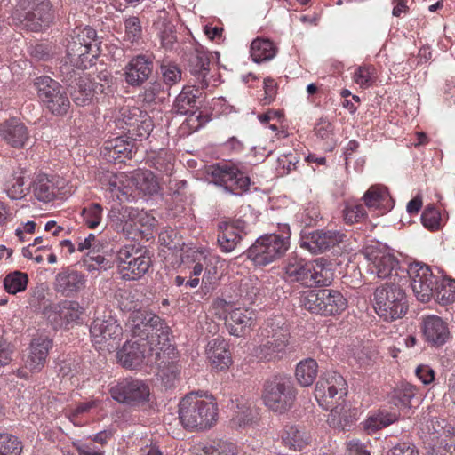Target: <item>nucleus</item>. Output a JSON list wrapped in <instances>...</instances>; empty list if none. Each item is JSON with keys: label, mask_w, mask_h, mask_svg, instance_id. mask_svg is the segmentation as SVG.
<instances>
[{"label": "nucleus", "mask_w": 455, "mask_h": 455, "mask_svg": "<svg viewBox=\"0 0 455 455\" xmlns=\"http://www.w3.org/2000/svg\"><path fill=\"white\" fill-rule=\"evenodd\" d=\"M282 439L284 445L294 451L302 450L308 443L307 433L294 426L284 430Z\"/></svg>", "instance_id": "41"}, {"label": "nucleus", "mask_w": 455, "mask_h": 455, "mask_svg": "<svg viewBox=\"0 0 455 455\" xmlns=\"http://www.w3.org/2000/svg\"><path fill=\"white\" fill-rule=\"evenodd\" d=\"M50 11H51V5H50V2H49L48 9L46 10L47 18L43 22H40L39 20H37V19L39 18L38 12L34 11L32 9L26 10V12L24 13V19L22 20V24H23L24 28H26L27 29L31 30V31L42 30L45 27H47L49 25V23L51 22L52 14H51Z\"/></svg>", "instance_id": "45"}, {"label": "nucleus", "mask_w": 455, "mask_h": 455, "mask_svg": "<svg viewBox=\"0 0 455 455\" xmlns=\"http://www.w3.org/2000/svg\"><path fill=\"white\" fill-rule=\"evenodd\" d=\"M255 322L254 312L247 308H235L226 317V326L231 335L240 337Z\"/></svg>", "instance_id": "28"}, {"label": "nucleus", "mask_w": 455, "mask_h": 455, "mask_svg": "<svg viewBox=\"0 0 455 455\" xmlns=\"http://www.w3.org/2000/svg\"><path fill=\"white\" fill-rule=\"evenodd\" d=\"M21 442L16 436H0V455H20Z\"/></svg>", "instance_id": "54"}, {"label": "nucleus", "mask_w": 455, "mask_h": 455, "mask_svg": "<svg viewBox=\"0 0 455 455\" xmlns=\"http://www.w3.org/2000/svg\"><path fill=\"white\" fill-rule=\"evenodd\" d=\"M318 374V363L313 358L300 361L295 370V377L301 387L311 386Z\"/></svg>", "instance_id": "38"}, {"label": "nucleus", "mask_w": 455, "mask_h": 455, "mask_svg": "<svg viewBox=\"0 0 455 455\" xmlns=\"http://www.w3.org/2000/svg\"><path fill=\"white\" fill-rule=\"evenodd\" d=\"M398 277L378 286L373 293V306L377 315L387 322H393L405 315L408 301Z\"/></svg>", "instance_id": "2"}, {"label": "nucleus", "mask_w": 455, "mask_h": 455, "mask_svg": "<svg viewBox=\"0 0 455 455\" xmlns=\"http://www.w3.org/2000/svg\"><path fill=\"white\" fill-rule=\"evenodd\" d=\"M92 342L98 349H103L105 343L118 339L123 334L122 327L111 315L97 317L91 324Z\"/></svg>", "instance_id": "17"}, {"label": "nucleus", "mask_w": 455, "mask_h": 455, "mask_svg": "<svg viewBox=\"0 0 455 455\" xmlns=\"http://www.w3.org/2000/svg\"><path fill=\"white\" fill-rule=\"evenodd\" d=\"M143 251V247L136 243H129L121 247L116 253V261L119 269L121 268V265L131 264L139 253Z\"/></svg>", "instance_id": "51"}, {"label": "nucleus", "mask_w": 455, "mask_h": 455, "mask_svg": "<svg viewBox=\"0 0 455 455\" xmlns=\"http://www.w3.org/2000/svg\"><path fill=\"white\" fill-rule=\"evenodd\" d=\"M96 30L91 27L76 28L67 45V55L70 63L78 68H86L88 63L97 56L98 43Z\"/></svg>", "instance_id": "4"}, {"label": "nucleus", "mask_w": 455, "mask_h": 455, "mask_svg": "<svg viewBox=\"0 0 455 455\" xmlns=\"http://www.w3.org/2000/svg\"><path fill=\"white\" fill-rule=\"evenodd\" d=\"M56 187L46 174H38L32 182V191L35 197L44 203L51 202L55 198Z\"/></svg>", "instance_id": "36"}, {"label": "nucleus", "mask_w": 455, "mask_h": 455, "mask_svg": "<svg viewBox=\"0 0 455 455\" xmlns=\"http://www.w3.org/2000/svg\"><path fill=\"white\" fill-rule=\"evenodd\" d=\"M48 0H19V6L23 10L32 9L39 12L37 20L43 22L46 20V10L48 9Z\"/></svg>", "instance_id": "56"}, {"label": "nucleus", "mask_w": 455, "mask_h": 455, "mask_svg": "<svg viewBox=\"0 0 455 455\" xmlns=\"http://www.w3.org/2000/svg\"><path fill=\"white\" fill-rule=\"evenodd\" d=\"M0 137L15 148H25L30 140L28 127L16 117L7 119L0 124Z\"/></svg>", "instance_id": "19"}, {"label": "nucleus", "mask_w": 455, "mask_h": 455, "mask_svg": "<svg viewBox=\"0 0 455 455\" xmlns=\"http://www.w3.org/2000/svg\"><path fill=\"white\" fill-rule=\"evenodd\" d=\"M365 257L368 260V270L379 278L398 277L400 269L398 259L387 250L367 248Z\"/></svg>", "instance_id": "14"}, {"label": "nucleus", "mask_w": 455, "mask_h": 455, "mask_svg": "<svg viewBox=\"0 0 455 455\" xmlns=\"http://www.w3.org/2000/svg\"><path fill=\"white\" fill-rule=\"evenodd\" d=\"M374 70L371 65L358 67L354 73V81L361 87H370L374 82Z\"/></svg>", "instance_id": "55"}, {"label": "nucleus", "mask_w": 455, "mask_h": 455, "mask_svg": "<svg viewBox=\"0 0 455 455\" xmlns=\"http://www.w3.org/2000/svg\"><path fill=\"white\" fill-rule=\"evenodd\" d=\"M140 210L133 207L123 206L118 210V215H116V212L112 210L110 212V217H116L117 220L124 224L123 230L128 228H134V224L136 220L138 219Z\"/></svg>", "instance_id": "48"}, {"label": "nucleus", "mask_w": 455, "mask_h": 455, "mask_svg": "<svg viewBox=\"0 0 455 455\" xmlns=\"http://www.w3.org/2000/svg\"><path fill=\"white\" fill-rule=\"evenodd\" d=\"M151 265V259L144 250L129 265H121L120 273L124 280H138L143 276Z\"/></svg>", "instance_id": "32"}, {"label": "nucleus", "mask_w": 455, "mask_h": 455, "mask_svg": "<svg viewBox=\"0 0 455 455\" xmlns=\"http://www.w3.org/2000/svg\"><path fill=\"white\" fill-rule=\"evenodd\" d=\"M277 52L274 43L268 39L257 38L251 42V56L254 62L260 63L272 60Z\"/></svg>", "instance_id": "39"}, {"label": "nucleus", "mask_w": 455, "mask_h": 455, "mask_svg": "<svg viewBox=\"0 0 455 455\" xmlns=\"http://www.w3.org/2000/svg\"><path fill=\"white\" fill-rule=\"evenodd\" d=\"M397 419L395 413L379 411L370 416L364 422V428L369 432H376L387 427Z\"/></svg>", "instance_id": "44"}, {"label": "nucleus", "mask_w": 455, "mask_h": 455, "mask_svg": "<svg viewBox=\"0 0 455 455\" xmlns=\"http://www.w3.org/2000/svg\"><path fill=\"white\" fill-rule=\"evenodd\" d=\"M241 239L242 236L238 233V229L235 226L229 223H222L220 225L218 243L223 252L233 251Z\"/></svg>", "instance_id": "37"}, {"label": "nucleus", "mask_w": 455, "mask_h": 455, "mask_svg": "<svg viewBox=\"0 0 455 455\" xmlns=\"http://www.w3.org/2000/svg\"><path fill=\"white\" fill-rule=\"evenodd\" d=\"M155 218L149 215L147 212L140 210L138 219L134 224V228L140 233H143L145 231H148L150 228L155 227Z\"/></svg>", "instance_id": "62"}, {"label": "nucleus", "mask_w": 455, "mask_h": 455, "mask_svg": "<svg viewBox=\"0 0 455 455\" xmlns=\"http://www.w3.org/2000/svg\"><path fill=\"white\" fill-rule=\"evenodd\" d=\"M52 341L48 337L40 336L32 339L26 367L30 371H39L45 364Z\"/></svg>", "instance_id": "26"}, {"label": "nucleus", "mask_w": 455, "mask_h": 455, "mask_svg": "<svg viewBox=\"0 0 455 455\" xmlns=\"http://www.w3.org/2000/svg\"><path fill=\"white\" fill-rule=\"evenodd\" d=\"M28 276L26 273L13 271L9 273L3 281L4 288L9 294H17L26 290Z\"/></svg>", "instance_id": "43"}, {"label": "nucleus", "mask_w": 455, "mask_h": 455, "mask_svg": "<svg viewBox=\"0 0 455 455\" xmlns=\"http://www.w3.org/2000/svg\"><path fill=\"white\" fill-rule=\"evenodd\" d=\"M112 398H148L150 390L141 379H124L110 389Z\"/></svg>", "instance_id": "24"}, {"label": "nucleus", "mask_w": 455, "mask_h": 455, "mask_svg": "<svg viewBox=\"0 0 455 455\" xmlns=\"http://www.w3.org/2000/svg\"><path fill=\"white\" fill-rule=\"evenodd\" d=\"M289 248L288 237L276 234L261 236L248 249L247 257L255 265L266 266L280 259Z\"/></svg>", "instance_id": "7"}, {"label": "nucleus", "mask_w": 455, "mask_h": 455, "mask_svg": "<svg viewBox=\"0 0 455 455\" xmlns=\"http://www.w3.org/2000/svg\"><path fill=\"white\" fill-rule=\"evenodd\" d=\"M345 236L338 230L317 229L302 235L299 244L313 254H320L342 243Z\"/></svg>", "instance_id": "15"}, {"label": "nucleus", "mask_w": 455, "mask_h": 455, "mask_svg": "<svg viewBox=\"0 0 455 455\" xmlns=\"http://www.w3.org/2000/svg\"><path fill=\"white\" fill-rule=\"evenodd\" d=\"M421 220L427 228L431 230L438 229L441 220L440 212L434 206H427L422 212Z\"/></svg>", "instance_id": "58"}, {"label": "nucleus", "mask_w": 455, "mask_h": 455, "mask_svg": "<svg viewBox=\"0 0 455 455\" xmlns=\"http://www.w3.org/2000/svg\"><path fill=\"white\" fill-rule=\"evenodd\" d=\"M141 24L138 17L132 16L124 20V40L129 43H136L141 38Z\"/></svg>", "instance_id": "53"}, {"label": "nucleus", "mask_w": 455, "mask_h": 455, "mask_svg": "<svg viewBox=\"0 0 455 455\" xmlns=\"http://www.w3.org/2000/svg\"><path fill=\"white\" fill-rule=\"evenodd\" d=\"M118 121L122 128L126 129L135 140L148 137L153 129V123L148 113L137 107L122 108Z\"/></svg>", "instance_id": "13"}, {"label": "nucleus", "mask_w": 455, "mask_h": 455, "mask_svg": "<svg viewBox=\"0 0 455 455\" xmlns=\"http://www.w3.org/2000/svg\"><path fill=\"white\" fill-rule=\"evenodd\" d=\"M323 315H335L343 312L347 307V300L343 295L334 290L323 289Z\"/></svg>", "instance_id": "34"}, {"label": "nucleus", "mask_w": 455, "mask_h": 455, "mask_svg": "<svg viewBox=\"0 0 455 455\" xmlns=\"http://www.w3.org/2000/svg\"><path fill=\"white\" fill-rule=\"evenodd\" d=\"M137 187L144 195H154L159 190V184L150 171H145L137 175Z\"/></svg>", "instance_id": "49"}, {"label": "nucleus", "mask_w": 455, "mask_h": 455, "mask_svg": "<svg viewBox=\"0 0 455 455\" xmlns=\"http://www.w3.org/2000/svg\"><path fill=\"white\" fill-rule=\"evenodd\" d=\"M129 324L133 339H151V336H155L157 345L166 346L169 328L156 314L148 310H134L129 316Z\"/></svg>", "instance_id": "6"}, {"label": "nucleus", "mask_w": 455, "mask_h": 455, "mask_svg": "<svg viewBox=\"0 0 455 455\" xmlns=\"http://www.w3.org/2000/svg\"><path fill=\"white\" fill-rule=\"evenodd\" d=\"M347 395V384L345 379L337 372L325 373L316 383L315 398H342Z\"/></svg>", "instance_id": "20"}, {"label": "nucleus", "mask_w": 455, "mask_h": 455, "mask_svg": "<svg viewBox=\"0 0 455 455\" xmlns=\"http://www.w3.org/2000/svg\"><path fill=\"white\" fill-rule=\"evenodd\" d=\"M161 72L164 82L168 85H173L181 79V70L173 63H163Z\"/></svg>", "instance_id": "57"}, {"label": "nucleus", "mask_w": 455, "mask_h": 455, "mask_svg": "<svg viewBox=\"0 0 455 455\" xmlns=\"http://www.w3.org/2000/svg\"><path fill=\"white\" fill-rule=\"evenodd\" d=\"M318 138L327 142H333V125L328 120L321 118L315 127Z\"/></svg>", "instance_id": "60"}, {"label": "nucleus", "mask_w": 455, "mask_h": 455, "mask_svg": "<svg viewBox=\"0 0 455 455\" xmlns=\"http://www.w3.org/2000/svg\"><path fill=\"white\" fill-rule=\"evenodd\" d=\"M108 81L106 84H100L92 79L88 76H80L75 79L74 84H68L70 94L74 102L79 106H84L89 103L93 97L105 93L108 88Z\"/></svg>", "instance_id": "18"}, {"label": "nucleus", "mask_w": 455, "mask_h": 455, "mask_svg": "<svg viewBox=\"0 0 455 455\" xmlns=\"http://www.w3.org/2000/svg\"><path fill=\"white\" fill-rule=\"evenodd\" d=\"M88 262V268L90 270L97 268L108 270L113 267L111 259L100 254L89 256Z\"/></svg>", "instance_id": "63"}, {"label": "nucleus", "mask_w": 455, "mask_h": 455, "mask_svg": "<svg viewBox=\"0 0 455 455\" xmlns=\"http://www.w3.org/2000/svg\"><path fill=\"white\" fill-rule=\"evenodd\" d=\"M256 279L243 280L241 283L240 292L247 301L253 302L259 293Z\"/></svg>", "instance_id": "61"}, {"label": "nucleus", "mask_w": 455, "mask_h": 455, "mask_svg": "<svg viewBox=\"0 0 455 455\" xmlns=\"http://www.w3.org/2000/svg\"><path fill=\"white\" fill-rule=\"evenodd\" d=\"M206 356L212 367L216 371H225L232 363L231 354L228 344L221 338L210 340L206 347Z\"/></svg>", "instance_id": "25"}, {"label": "nucleus", "mask_w": 455, "mask_h": 455, "mask_svg": "<svg viewBox=\"0 0 455 455\" xmlns=\"http://www.w3.org/2000/svg\"><path fill=\"white\" fill-rule=\"evenodd\" d=\"M440 304L448 305L455 301V280L439 277L434 297Z\"/></svg>", "instance_id": "42"}, {"label": "nucleus", "mask_w": 455, "mask_h": 455, "mask_svg": "<svg viewBox=\"0 0 455 455\" xmlns=\"http://www.w3.org/2000/svg\"><path fill=\"white\" fill-rule=\"evenodd\" d=\"M84 308L76 300H63L49 307L45 314L54 328L68 327L78 323Z\"/></svg>", "instance_id": "16"}, {"label": "nucleus", "mask_w": 455, "mask_h": 455, "mask_svg": "<svg viewBox=\"0 0 455 455\" xmlns=\"http://www.w3.org/2000/svg\"><path fill=\"white\" fill-rule=\"evenodd\" d=\"M344 220L347 224L360 222L366 218V212L362 204L347 206L343 211Z\"/></svg>", "instance_id": "59"}, {"label": "nucleus", "mask_w": 455, "mask_h": 455, "mask_svg": "<svg viewBox=\"0 0 455 455\" xmlns=\"http://www.w3.org/2000/svg\"><path fill=\"white\" fill-rule=\"evenodd\" d=\"M210 181L221 186L225 191L240 195L237 189L246 191L251 185L250 178L230 163H217L207 167Z\"/></svg>", "instance_id": "8"}, {"label": "nucleus", "mask_w": 455, "mask_h": 455, "mask_svg": "<svg viewBox=\"0 0 455 455\" xmlns=\"http://www.w3.org/2000/svg\"><path fill=\"white\" fill-rule=\"evenodd\" d=\"M83 221L90 228H97L102 219V207L100 204L93 203L82 210Z\"/></svg>", "instance_id": "50"}, {"label": "nucleus", "mask_w": 455, "mask_h": 455, "mask_svg": "<svg viewBox=\"0 0 455 455\" xmlns=\"http://www.w3.org/2000/svg\"><path fill=\"white\" fill-rule=\"evenodd\" d=\"M22 174L23 172L15 173L6 183L5 191L12 200L20 199L25 196V178Z\"/></svg>", "instance_id": "52"}, {"label": "nucleus", "mask_w": 455, "mask_h": 455, "mask_svg": "<svg viewBox=\"0 0 455 455\" xmlns=\"http://www.w3.org/2000/svg\"><path fill=\"white\" fill-rule=\"evenodd\" d=\"M152 71V60L145 55H138L125 66V82L131 86H140L149 78Z\"/></svg>", "instance_id": "21"}, {"label": "nucleus", "mask_w": 455, "mask_h": 455, "mask_svg": "<svg viewBox=\"0 0 455 455\" xmlns=\"http://www.w3.org/2000/svg\"><path fill=\"white\" fill-rule=\"evenodd\" d=\"M363 199L370 210H378L381 214L393 207L389 193L383 186L374 185L370 187L364 193Z\"/></svg>", "instance_id": "29"}, {"label": "nucleus", "mask_w": 455, "mask_h": 455, "mask_svg": "<svg viewBox=\"0 0 455 455\" xmlns=\"http://www.w3.org/2000/svg\"><path fill=\"white\" fill-rule=\"evenodd\" d=\"M154 28L161 40L162 46L166 49L172 48L177 41L175 27L171 20V16L164 9L160 10L154 22Z\"/></svg>", "instance_id": "30"}, {"label": "nucleus", "mask_w": 455, "mask_h": 455, "mask_svg": "<svg viewBox=\"0 0 455 455\" xmlns=\"http://www.w3.org/2000/svg\"><path fill=\"white\" fill-rule=\"evenodd\" d=\"M387 455H419V452L414 444L402 443L391 449Z\"/></svg>", "instance_id": "64"}, {"label": "nucleus", "mask_w": 455, "mask_h": 455, "mask_svg": "<svg viewBox=\"0 0 455 455\" xmlns=\"http://www.w3.org/2000/svg\"><path fill=\"white\" fill-rule=\"evenodd\" d=\"M422 331L426 340L435 347L443 346L450 337L447 323L435 315H427L423 319Z\"/></svg>", "instance_id": "22"}, {"label": "nucleus", "mask_w": 455, "mask_h": 455, "mask_svg": "<svg viewBox=\"0 0 455 455\" xmlns=\"http://www.w3.org/2000/svg\"><path fill=\"white\" fill-rule=\"evenodd\" d=\"M36 85L38 97L51 113L55 116H64L68 113L70 101L58 82L49 76H42L36 79Z\"/></svg>", "instance_id": "10"}, {"label": "nucleus", "mask_w": 455, "mask_h": 455, "mask_svg": "<svg viewBox=\"0 0 455 455\" xmlns=\"http://www.w3.org/2000/svg\"><path fill=\"white\" fill-rule=\"evenodd\" d=\"M195 87L186 86L182 89L180 94L176 97L172 105V111L180 115H188L193 113L194 108L196 107V98L198 90Z\"/></svg>", "instance_id": "35"}, {"label": "nucleus", "mask_w": 455, "mask_h": 455, "mask_svg": "<svg viewBox=\"0 0 455 455\" xmlns=\"http://www.w3.org/2000/svg\"><path fill=\"white\" fill-rule=\"evenodd\" d=\"M194 450L196 455H235L234 444L220 442L216 445H198Z\"/></svg>", "instance_id": "47"}, {"label": "nucleus", "mask_w": 455, "mask_h": 455, "mask_svg": "<svg viewBox=\"0 0 455 455\" xmlns=\"http://www.w3.org/2000/svg\"><path fill=\"white\" fill-rule=\"evenodd\" d=\"M119 363L127 369L142 365L156 367L157 375L165 385L171 384L178 376L179 371L174 362V353L169 347L156 344L155 336L151 339H133L126 341L116 354Z\"/></svg>", "instance_id": "1"}, {"label": "nucleus", "mask_w": 455, "mask_h": 455, "mask_svg": "<svg viewBox=\"0 0 455 455\" xmlns=\"http://www.w3.org/2000/svg\"><path fill=\"white\" fill-rule=\"evenodd\" d=\"M317 403L324 410H331L327 419L329 425L343 431L355 425L361 413L355 400H317Z\"/></svg>", "instance_id": "9"}, {"label": "nucleus", "mask_w": 455, "mask_h": 455, "mask_svg": "<svg viewBox=\"0 0 455 455\" xmlns=\"http://www.w3.org/2000/svg\"><path fill=\"white\" fill-rule=\"evenodd\" d=\"M236 410L231 419L232 422L238 427H245L252 423L258 418V411L251 408L248 400H236Z\"/></svg>", "instance_id": "40"}, {"label": "nucleus", "mask_w": 455, "mask_h": 455, "mask_svg": "<svg viewBox=\"0 0 455 455\" xmlns=\"http://www.w3.org/2000/svg\"><path fill=\"white\" fill-rule=\"evenodd\" d=\"M283 269L287 280L300 283L307 287L325 286L330 283L327 271L315 261H307L302 258L291 256L287 259Z\"/></svg>", "instance_id": "5"}, {"label": "nucleus", "mask_w": 455, "mask_h": 455, "mask_svg": "<svg viewBox=\"0 0 455 455\" xmlns=\"http://www.w3.org/2000/svg\"><path fill=\"white\" fill-rule=\"evenodd\" d=\"M266 331L267 332V340L254 349V355L260 360H269L275 353L283 351L288 343L285 333L275 332L269 336L270 331Z\"/></svg>", "instance_id": "31"}, {"label": "nucleus", "mask_w": 455, "mask_h": 455, "mask_svg": "<svg viewBox=\"0 0 455 455\" xmlns=\"http://www.w3.org/2000/svg\"><path fill=\"white\" fill-rule=\"evenodd\" d=\"M264 398L269 396L294 398L297 390L291 376L275 375L267 379L263 387Z\"/></svg>", "instance_id": "27"}, {"label": "nucleus", "mask_w": 455, "mask_h": 455, "mask_svg": "<svg viewBox=\"0 0 455 455\" xmlns=\"http://www.w3.org/2000/svg\"><path fill=\"white\" fill-rule=\"evenodd\" d=\"M179 418L185 428L206 429L218 419V405L213 400H180Z\"/></svg>", "instance_id": "3"}, {"label": "nucleus", "mask_w": 455, "mask_h": 455, "mask_svg": "<svg viewBox=\"0 0 455 455\" xmlns=\"http://www.w3.org/2000/svg\"><path fill=\"white\" fill-rule=\"evenodd\" d=\"M132 144L121 137H116L105 142L104 155L113 161L123 162L132 158Z\"/></svg>", "instance_id": "33"}, {"label": "nucleus", "mask_w": 455, "mask_h": 455, "mask_svg": "<svg viewBox=\"0 0 455 455\" xmlns=\"http://www.w3.org/2000/svg\"><path fill=\"white\" fill-rule=\"evenodd\" d=\"M85 285V275L76 270L66 269L55 276L54 289L65 296L79 292Z\"/></svg>", "instance_id": "23"}, {"label": "nucleus", "mask_w": 455, "mask_h": 455, "mask_svg": "<svg viewBox=\"0 0 455 455\" xmlns=\"http://www.w3.org/2000/svg\"><path fill=\"white\" fill-rule=\"evenodd\" d=\"M323 290H308L303 292L300 297L301 305L305 309L322 315Z\"/></svg>", "instance_id": "46"}, {"label": "nucleus", "mask_w": 455, "mask_h": 455, "mask_svg": "<svg viewBox=\"0 0 455 455\" xmlns=\"http://www.w3.org/2000/svg\"><path fill=\"white\" fill-rule=\"evenodd\" d=\"M407 274L411 279V286L418 300L428 302L434 297L439 276L433 275L430 267L421 262L410 264Z\"/></svg>", "instance_id": "11"}, {"label": "nucleus", "mask_w": 455, "mask_h": 455, "mask_svg": "<svg viewBox=\"0 0 455 455\" xmlns=\"http://www.w3.org/2000/svg\"><path fill=\"white\" fill-rule=\"evenodd\" d=\"M188 68L195 79L193 87L204 90L210 86L215 87L219 84L220 75L211 67L208 52L196 49L191 52L188 59Z\"/></svg>", "instance_id": "12"}]
</instances>
